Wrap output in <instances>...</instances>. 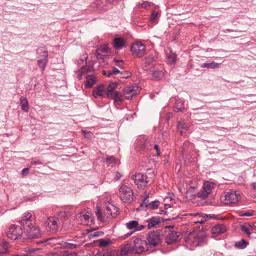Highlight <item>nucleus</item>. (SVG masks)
I'll return each instance as SVG.
<instances>
[{
	"label": "nucleus",
	"instance_id": "obj_1",
	"mask_svg": "<svg viewBox=\"0 0 256 256\" xmlns=\"http://www.w3.org/2000/svg\"><path fill=\"white\" fill-rule=\"evenodd\" d=\"M148 248L146 240L136 238L134 242V246L130 244H127L122 248L120 255L126 256L128 254H140L148 250Z\"/></svg>",
	"mask_w": 256,
	"mask_h": 256
},
{
	"label": "nucleus",
	"instance_id": "obj_2",
	"mask_svg": "<svg viewBox=\"0 0 256 256\" xmlns=\"http://www.w3.org/2000/svg\"><path fill=\"white\" fill-rule=\"evenodd\" d=\"M186 246L190 250H193L197 246H202L206 244V234L198 232L196 235L190 234L185 240Z\"/></svg>",
	"mask_w": 256,
	"mask_h": 256
},
{
	"label": "nucleus",
	"instance_id": "obj_3",
	"mask_svg": "<svg viewBox=\"0 0 256 256\" xmlns=\"http://www.w3.org/2000/svg\"><path fill=\"white\" fill-rule=\"evenodd\" d=\"M121 200L124 202L130 203L134 199V192L132 187L127 184H123L119 189Z\"/></svg>",
	"mask_w": 256,
	"mask_h": 256
},
{
	"label": "nucleus",
	"instance_id": "obj_4",
	"mask_svg": "<svg viewBox=\"0 0 256 256\" xmlns=\"http://www.w3.org/2000/svg\"><path fill=\"white\" fill-rule=\"evenodd\" d=\"M126 228L130 230V232L126 234L124 238H127L132 235L134 232L144 229L146 226L140 224L137 220H133L126 222L125 224Z\"/></svg>",
	"mask_w": 256,
	"mask_h": 256
},
{
	"label": "nucleus",
	"instance_id": "obj_5",
	"mask_svg": "<svg viewBox=\"0 0 256 256\" xmlns=\"http://www.w3.org/2000/svg\"><path fill=\"white\" fill-rule=\"evenodd\" d=\"M76 222L80 224L90 225L93 223L94 217L90 212H80L76 216Z\"/></svg>",
	"mask_w": 256,
	"mask_h": 256
},
{
	"label": "nucleus",
	"instance_id": "obj_6",
	"mask_svg": "<svg viewBox=\"0 0 256 256\" xmlns=\"http://www.w3.org/2000/svg\"><path fill=\"white\" fill-rule=\"evenodd\" d=\"M36 52L40 55L38 58H40L37 60L38 65L41 69V70L43 72L45 70L48 62V52L44 48H38Z\"/></svg>",
	"mask_w": 256,
	"mask_h": 256
},
{
	"label": "nucleus",
	"instance_id": "obj_7",
	"mask_svg": "<svg viewBox=\"0 0 256 256\" xmlns=\"http://www.w3.org/2000/svg\"><path fill=\"white\" fill-rule=\"evenodd\" d=\"M22 234V228L16 225L11 226L6 232L7 236L13 240L20 238Z\"/></svg>",
	"mask_w": 256,
	"mask_h": 256
},
{
	"label": "nucleus",
	"instance_id": "obj_8",
	"mask_svg": "<svg viewBox=\"0 0 256 256\" xmlns=\"http://www.w3.org/2000/svg\"><path fill=\"white\" fill-rule=\"evenodd\" d=\"M147 244L149 248L158 246L161 242L160 236L157 232H150L147 236Z\"/></svg>",
	"mask_w": 256,
	"mask_h": 256
},
{
	"label": "nucleus",
	"instance_id": "obj_9",
	"mask_svg": "<svg viewBox=\"0 0 256 256\" xmlns=\"http://www.w3.org/2000/svg\"><path fill=\"white\" fill-rule=\"evenodd\" d=\"M130 50L134 56L140 58L145 54L146 47L142 42H138L132 45Z\"/></svg>",
	"mask_w": 256,
	"mask_h": 256
},
{
	"label": "nucleus",
	"instance_id": "obj_10",
	"mask_svg": "<svg viewBox=\"0 0 256 256\" xmlns=\"http://www.w3.org/2000/svg\"><path fill=\"white\" fill-rule=\"evenodd\" d=\"M224 198L226 204H230L238 202L240 198V196L236 191L230 190L226 193Z\"/></svg>",
	"mask_w": 256,
	"mask_h": 256
},
{
	"label": "nucleus",
	"instance_id": "obj_11",
	"mask_svg": "<svg viewBox=\"0 0 256 256\" xmlns=\"http://www.w3.org/2000/svg\"><path fill=\"white\" fill-rule=\"evenodd\" d=\"M23 230L24 232H26L27 236L30 238H37L41 236L40 230L39 228L36 227L34 223Z\"/></svg>",
	"mask_w": 256,
	"mask_h": 256
},
{
	"label": "nucleus",
	"instance_id": "obj_12",
	"mask_svg": "<svg viewBox=\"0 0 256 256\" xmlns=\"http://www.w3.org/2000/svg\"><path fill=\"white\" fill-rule=\"evenodd\" d=\"M132 178L138 188L145 187L148 184L147 176L144 174H136L132 176Z\"/></svg>",
	"mask_w": 256,
	"mask_h": 256
},
{
	"label": "nucleus",
	"instance_id": "obj_13",
	"mask_svg": "<svg viewBox=\"0 0 256 256\" xmlns=\"http://www.w3.org/2000/svg\"><path fill=\"white\" fill-rule=\"evenodd\" d=\"M154 58L152 55L148 56L145 58L142 64V68L145 71H150L154 69Z\"/></svg>",
	"mask_w": 256,
	"mask_h": 256
},
{
	"label": "nucleus",
	"instance_id": "obj_14",
	"mask_svg": "<svg viewBox=\"0 0 256 256\" xmlns=\"http://www.w3.org/2000/svg\"><path fill=\"white\" fill-rule=\"evenodd\" d=\"M180 235L181 234L179 232L170 230L168 232L166 237V242L168 244H172L176 242L179 240Z\"/></svg>",
	"mask_w": 256,
	"mask_h": 256
},
{
	"label": "nucleus",
	"instance_id": "obj_15",
	"mask_svg": "<svg viewBox=\"0 0 256 256\" xmlns=\"http://www.w3.org/2000/svg\"><path fill=\"white\" fill-rule=\"evenodd\" d=\"M46 224L49 226L50 230L52 232H55L58 230V226L56 218L52 217L48 218L46 222Z\"/></svg>",
	"mask_w": 256,
	"mask_h": 256
},
{
	"label": "nucleus",
	"instance_id": "obj_16",
	"mask_svg": "<svg viewBox=\"0 0 256 256\" xmlns=\"http://www.w3.org/2000/svg\"><path fill=\"white\" fill-rule=\"evenodd\" d=\"M32 216V215L30 212H26L24 214L20 220V224L23 227V229L33 224L32 220L31 219Z\"/></svg>",
	"mask_w": 256,
	"mask_h": 256
},
{
	"label": "nucleus",
	"instance_id": "obj_17",
	"mask_svg": "<svg viewBox=\"0 0 256 256\" xmlns=\"http://www.w3.org/2000/svg\"><path fill=\"white\" fill-rule=\"evenodd\" d=\"M106 212H105V213L107 218H108L110 216L113 218L115 217L118 212V208L110 203L106 206Z\"/></svg>",
	"mask_w": 256,
	"mask_h": 256
},
{
	"label": "nucleus",
	"instance_id": "obj_18",
	"mask_svg": "<svg viewBox=\"0 0 256 256\" xmlns=\"http://www.w3.org/2000/svg\"><path fill=\"white\" fill-rule=\"evenodd\" d=\"M104 87L103 84H99L92 91V96L96 98H103L104 94Z\"/></svg>",
	"mask_w": 256,
	"mask_h": 256
},
{
	"label": "nucleus",
	"instance_id": "obj_19",
	"mask_svg": "<svg viewBox=\"0 0 256 256\" xmlns=\"http://www.w3.org/2000/svg\"><path fill=\"white\" fill-rule=\"evenodd\" d=\"M226 231L225 226L222 224L214 226L212 228V232L216 236L224 233Z\"/></svg>",
	"mask_w": 256,
	"mask_h": 256
},
{
	"label": "nucleus",
	"instance_id": "obj_20",
	"mask_svg": "<svg viewBox=\"0 0 256 256\" xmlns=\"http://www.w3.org/2000/svg\"><path fill=\"white\" fill-rule=\"evenodd\" d=\"M118 86V82H111L109 84L108 86L106 89V93L107 97H112V94L115 92H117L115 90L117 88Z\"/></svg>",
	"mask_w": 256,
	"mask_h": 256
},
{
	"label": "nucleus",
	"instance_id": "obj_21",
	"mask_svg": "<svg viewBox=\"0 0 256 256\" xmlns=\"http://www.w3.org/2000/svg\"><path fill=\"white\" fill-rule=\"evenodd\" d=\"M146 222H148L146 226L148 228L150 229L154 228L156 225L160 224V221L159 217H152L148 219Z\"/></svg>",
	"mask_w": 256,
	"mask_h": 256
},
{
	"label": "nucleus",
	"instance_id": "obj_22",
	"mask_svg": "<svg viewBox=\"0 0 256 256\" xmlns=\"http://www.w3.org/2000/svg\"><path fill=\"white\" fill-rule=\"evenodd\" d=\"M138 91V86H131L124 89V94H131L132 96H134L137 94Z\"/></svg>",
	"mask_w": 256,
	"mask_h": 256
},
{
	"label": "nucleus",
	"instance_id": "obj_23",
	"mask_svg": "<svg viewBox=\"0 0 256 256\" xmlns=\"http://www.w3.org/2000/svg\"><path fill=\"white\" fill-rule=\"evenodd\" d=\"M114 47L116 50H120L124 46V40L122 38H116L113 40Z\"/></svg>",
	"mask_w": 256,
	"mask_h": 256
},
{
	"label": "nucleus",
	"instance_id": "obj_24",
	"mask_svg": "<svg viewBox=\"0 0 256 256\" xmlns=\"http://www.w3.org/2000/svg\"><path fill=\"white\" fill-rule=\"evenodd\" d=\"M167 58V62L170 64H174L176 62V55L175 53L170 50L166 53Z\"/></svg>",
	"mask_w": 256,
	"mask_h": 256
},
{
	"label": "nucleus",
	"instance_id": "obj_25",
	"mask_svg": "<svg viewBox=\"0 0 256 256\" xmlns=\"http://www.w3.org/2000/svg\"><path fill=\"white\" fill-rule=\"evenodd\" d=\"M96 82V77L93 75H88L86 76V82L84 86L86 88H90Z\"/></svg>",
	"mask_w": 256,
	"mask_h": 256
},
{
	"label": "nucleus",
	"instance_id": "obj_26",
	"mask_svg": "<svg viewBox=\"0 0 256 256\" xmlns=\"http://www.w3.org/2000/svg\"><path fill=\"white\" fill-rule=\"evenodd\" d=\"M110 52V50L108 46L106 44L100 46L96 50V53L98 56H100V58H102V53H108Z\"/></svg>",
	"mask_w": 256,
	"mask_h": 256
},
{
	"label": "nucleus",
	"instance_id": "obj_27",
	"mask_svg": "<svg viewBox=\"0 0 256 256\" xmlns=\"http://www.w3.org/2000/svg\"><path fill=\"white\" fill-rule=\"evenodd\" d=\"M20 101L22 110L26 112H28L29 106L27 99L25 97L22 96L20 99Z\"/></svg>",
	"mask_w": 256,
	"mask_h": 256
},
{
	"label": "nucleus",
	"instance_id": "obj_28",
	"mask_svg": "<svg viewBox=\"0 0 256 256\" xmlns=\"http://www.w3.org/2000/svg\"><path fill=\"white\" fill-rule=\"evenodd\" d=\"M122 95L118 92H115L112 94V97H108V98L113 99L115 102L119 104L122 102Z\"/></svg>",
	"mask_w": 256,
	"mask_h": 256
},
{
	"label": "nucleus",
	"instance_id": "obj_29",
	"mask_svg": "<svg viewBox=\"0 0 256 256\" xmlns=\"http://www.w3.org/2000/svg\"><path fill=\"white\" fill-rule=\"evenodd\" d=\"M220 65V64L218 63H216L214 62H212L210 63L202 64H201L200 66L202 68H206L208 69H210V68L214 69V68H218Z\"/></svg>",
	"mask_w": 256,
	"mask_h": 256
},
{
	"label": "nucleus",
	"instance_id": "obj_30",
	"mask_svg": "<svg viewBox=\"0 0 256 256\" xmlns=\"http://www.w3.org/2000/svg\"><path fill=\"white\" fill-rule=\"evenodd\" d=\"M184 109V102L182 100L179 99L176 100L174 106V110L176 112H178Z\"/></svg>",
	"mask_w": 256,
	"mask_h": 256
},
{
	"label": "nucleus",
	"instance_id": "obj_31",
	"mask_svg": "<svg viewBox=\"0 0 256 256\" xmlns=\"http://www.w3.org/2000/svg\"><path fill=\"white\" fill-rule=\"evenodd\" d=\"M214 183L208 181L204 183L203 188L205 190L210 194L211 193L212 190L214 188Z\"/></svg>",
	"mask_w": 256,
	"mask_h": 256
},
{
	"label": "nucleus",
	"instance_id": "obj_32",
	"mask_svg": "<svg viewBox=\"0 0 256 256\" xmlns=\"http://www.w3.org/2000/svg\"><path fill=\"white\" fill-rule=\"evenodd\" d=\"M248 244V242L244 240H242L240 241L236 242L235 243V246L240 249H244L246 248Z\"/></svg>",
	"mask_w": 256,
	"mask_h": 256
},
{
	"label": "nucleus",
	"instance_id": "obj_33",
	"mask_svg": "<svg viewBox=\"0 0 256 256\" xmlns=\"http://www.w3.org/2000/svg\"><path fill=\"white\" fill-rule=\"evenodd\" d=\"M150 72H152V77L156 79H159L162 76V72L160 70H154V69H153L152 70H150Z\"/></svg>",
	"mask_w": 256,
	"mask_h": 256
},
{
	"label": "nucleus",
	"instance_id": "obj_34",
	"mask_svg": "<svg viewBox=\"0 0 256 256\" xmlns=\"http://www.w3.org/2000/svg\"><path fill=\"white\" fill-rule=\"evenodd\" d=\"M160 204V202L158 200H154L150 202L148 204V208L154 210L158 208Z\"/></svg>",
	"mask_w": 256,
	"mask_h": 256
},
{
	"label": "nucleus",
	"instance_id": "obj_35",
	"mask_svg": "<svg viewBox=\"0 0 256 256\" xmlns=\"http://www.w3.org/2000/svg\"><path fill=\"white\" fill-rule=\"evenodd\" d=\"M62 246L66 248H68L70 249H74L78 247V246L74 244H72L70 242H64L62 244Z\"/></svg>",
	"mask_w": 256,
	"mask_h": 256
},
{
	"label": "nucleus",
	"instance_id": "obj_36",
	"mask_svg": "<svg viewBox=\"0 0 256 256\" xmlns=\"http://www.w3.org/2000/svg\"><path fill=\"white\" fill-rule=\"evenodd\" d=\"M209 194L206 192L204 189L202 188V190L198 194V197L202 199H206L208 198Z\"/></svg>",
	"mask_w": 256,
	"mask_h": 256
},
{
	"label": "nucleus",
	"instance_id": "obj_37",
	"mask_svg": "<svg viewBox=\"0 0 256 256\" xmlns=\"http://www.w3.org/2000/svg\"><path fill=\"white\" fill-rule=\"evenodd\" d=\"M96 215L100 221H104V217L102 216L100 208L98 206H96Z\"/></svg>",
	"mask_w": 256,
	"mask_h": 256
},
{
	"label": "nucleus",
	"instance_id": "obj_38",
	"mask_svg": "<svg viewBox=\"0 0 256 256\" xmlns=\"http://www.w3.org/2000/svg\"><path fill=\"white\" fill-rule=\"evenodd\" d=\"M150 203L148 200L146 199V198H144L142 202L140 204V210L148 208V204H149Z\"/></svg>",
	"mask_w": 256,
	"mask_h": 256
},
{
	"label": "nucleus",
	"instance_id": "obj_39",
	"mask_svg": "<svg viewBox=\"0 0 256 256\" xmlns=\"http://www.w3.org/2000/svg\"><path fill=\"white\" fill-rule=\"evenodd\" d=\"M2 250L4 251V254H6L8 252V248L9 244L6 240H3L2 241Z\"/></svg>",
	"mask_w": 256,
	"mask_h": 256
},
{
	"label": "nucleus",
	"instance_id": "obj_40",
	"mask_svg": "<svg viewBox=\"0 0 256 256\" xmlns=\"http://www.w3.org/2000/svg\"><path fill=\"white\" fill-rule=\"evenodd\" d=\"M105 160L108 164H113L116 162L115 158L113 156H106Z\"/></svg>",
	"mask_w": 256,
	"mask_h": 256
},
{
	"label": "nucleus",
	"instance_id": "obj_41",
	"mask_svg": "<svg viewBox=\"0 0 256 256\" xmlns=\"http://www.w3.org/2000/svg\"><path fill=\"white\" fill-rule=\"evenodd\" d=\"M110 244V242L106 240H100V241L99 245L101 247H106Z\"/></svg>",
	"mask_w": 256,
	"mask_h": 256
},
{
	"label": "nucleus",
	"instance_id": "obj_42",
	"mask_svg": "<svg viewBox=\"0 0 256 256\" xmlns=\"http://www.w3.org/2000/svg\"><path fill=\"white\" fill-rule=\"evenodd\" d=\"M187 125L183 121H180L178 124V130H186Z\"/></svg>",
	"mask_w": 256,
	"mask_h": 256
},
{
	"label": "nucleus",
	"instance_id": "obj_43",
	"mask_svg": "<svg viewBox=\"0 0 256 256\" xmlns=\"http://www.w3.org/2000/svg\"><path fill=\"white\" fill-rule=\"evenodd\" d=\"M241 230L243 232L246 233L248 236H250L251 233L250 232L249 228L246 226L242 225L241 226Z\"/></svg>",
	"mask_w": 256,
	"mask_h": 256
},
{
	"label": "nucleus",
	"instance_id": "obj_44",
	"mask_svg": "<svg viewBox=\"0 0 256 256\" xmlns=\"http://www.w3.org/2000/svg\"><path fill=\"white\" fill-rule=\"evenodd\" d=\"M157 16H158L157 12H156L155 11L153 12L152 13V14L150 17V20L152 22H154L156 20Z\"/></svg>",
	"mask_w": 256,
	"mask_h": 256
},
{
	"label": "nucleus",
	"instance_id": "obj_45",
	"mask_svg": "<svg viewBox=\"0 0 256 256\" xmlns=\"http://www.w3.org/2000/svg\"><path fill=\"white\" fill-rule=\"evenodd\" d=\"M30 172V170L28 168H24L22 171V176H27Z\"/></svg>",
	"mask_w": 256,
	"mask_h": 256
},
{
	"label": "nucleus",
	"instance_id": "obj_46",
	"mask_svg": "<svg viewBox=\"0 0 256 256\" xmlns=\"http://www.w3.org/2000/svg\"><path fill=\"white\" fill-rule=\"evenodd\" d=\"M148 143L147 140L145 139L144 142L141 144L142 148H148Z\"/></svg>",
	"mask_w": 256,
	"mask_h": 256
},
{
	"label": "nucleus",
	"instance_id": "obj_47",
	"mask_svg": "<svg viewBox=\"0 0 256 256\" xmlns=\"http://www.w3.org/2000/svg\"><path fill=\"white\" fill-rule=\"evenodd\" d=\"M104 234V232H94V233L92 234H91V236H92V237H98L100 236H102Z\"/></svg>",
	"mask_w": 256,
	"mask_h": 256
},
{
	"label": "nucleus",
	"instance_id": "obj_48",
	"mask_svg": "<svg viewBox=\"0 0 256 256\" xmlns=\"http://www.w3.org/2000/svg\"><path fill=\"white\" fill-rule=\"evenodd\" d=\"M115 176L114 180H119L122 176V174L118 172H115Z\"/></svg>",
	"mask_w": 256,
	"mask_h": 256
},
{
	"label": "nucleus",
	"instance_id": "obj_49",
	"mask_svg": "<svg viewBox=\"0 0 256 256\" xmlns=\"http://www.w3.org/2000/svg\"><path fill=\"white\" fill-rule=\"evenodd\" d=\"M150 6V2H143L141 4V7L145 8H147Z\"/></svg>",
	"mask_w": 256,
	"mask_h": 256
},
{
	"label": "nucleus",
	"instance_id": "obj_50",
	"mask_svg": "<svg viewBox=\"0 0 256 256\" xmlns=\"http://www.w3.org/2000/svg\"><path fill=\"white\" fill-rule=\"evenodd\" d=\"M253 212H248L242 213L240 216H252L253 215Z\"/></svg>",
	"mask_w": 256,
	"mask_h": 256
},
{
	"label": "nucleus",
	"instance_id": "obj_51",
	"mask_svg": "<svg viewBox=\"0 0 256 256\" xmlns=\"http://www.w3.org/2000/svg\"><path fill=\"white\" fill-rule=\"evenodd\" d=\"M30 163H31L32 165H40V164H42V162L39 160H32Z\"/></svg>",
	"mask_w": 256,
	"mask_h": 256
},
{
	"label": "nucleus",
	"instance_id": "obj_52",
	"mask_svg": "<svg viewBox=\"0 0 256 256\" xmlns=\"http://www.w3.org/2000/svg\"><path fill=\"white\" fill-rule=\"evenodd\" d=\"M103 74L104 75H106L108 76H110L113 74L112 70H108V71H103Z\"/></svg>",
	"mask_w": 256,
	"mask_h": 256
},
{
	"label": "nucleus",
	"instance_id": "obj_53",
	"mask_svg": "<svg viewBox=\"0 0 256 256\" xmlns=\"http://www.w3.org/2000/svg\"><path fill=\"white\" fill-rule=\"evenodd\" d=\"M190 144L189 142L188 141H186L185 142H184V144H183V146H182V150H184L186 148H188L189 145H190Z\"/></svg>",
	"mask_w": 256,
	"mask_h": 256
},
{
	"label": "nucleus",
	"instance_id": "obj_54",
	"mask_svg": "<svg viewBox=\"0 0 256 256\" xmlns=\"http://www.w3.org/2000/svg\"><path fill=\"white\" fill-rule=\"evenodd\" d=\"M112 70L113 74H116L120 72V71L115 67H113Z\"/></svg>",
	"mask_w": 256,
	"mask_h": 256
},
{
	"label": "nucleus",
	"instance_id": "obj_55",
	"mask_svg": "<svg viewBox=\"0 0 256 256\" xmlns=\"http://www.w3.org/2000/svg\"><path fill=\"white\" fill-rule=\"evenodd\" d=\"M154 148L156 151V156H160V150H159V147H158V145L155 144L154 146Z\"/></svg>",
	"mask_w": 256,
	"mask_h": 256
},
{
	"label": "nucleus",
	"instance_id": "obj_56",
	"mask_svg": "<svg viewBox=\"0 0 256 256\" xmlns=\"http://www.w3.org/2000/svg\"><path fill=\"white\" fill-rule=\"evenodd\" d=\"M124 95L125 98H126V99H128V100H132V97H133V96H132L131 95V94H124Z\"/></svg>",
	"mask_w": 256,
	"mask_h": 256
},
{
	"label": "nucleus",
	"instance_id": "obj_57",
	"mask_svg": "<svg viewBox=\"0 0 256 256\" xmlns=\"http://www.w3.org/2000/svg\"><path fill=\"white\" fill-rule=\"evenodd\" d=\"M130 73L128 72H126V74H124L122 76L123 78H128L130 76Z\"/></svg>",
	"mask_w": 256,
	"mask_h": 256
},
{
	"label": "nucleus",
	"instance_id": "obj_58",
	"mask_svg": "<svg viewBox=\"0 0 256 256\" xmlns=\"http://www.w3.org/2000/svg\"><path fill=\"white\" fill-rule=\"evenodd\" d=\"M251 185H252V188L254 190H256V182H252L251 184Z\"/></svg>",
	"mask_w": 256,
	"mask_h": 256
},
{
	"label": "nucleus",
	"instance_id": "obj_59",
	"mask_svg": "<svg viewBox=\"0 0 256 256\" xmlns=\"http://www.w3.org/2000/svg\"><path fill=\"white\" fill-rule=\"evenodd\" d=\"M180 132L181 135L184 136L186 134V130H179Z\"/></svg>",
	"mask_w": 256,
	"mask_h": 256
},
{
	"label": "nucleus",
	"instance_id": "obj_60",
	"mask_svg": "<svg viewBox=\"0 0 256 256\" xmlns=\"http://www.w3.org/2000/svg\"><path fill=\"white\" fill-rule=\"evenodd\" d=\"M114 62H124L123 60H117L116 59L114 58Z\"/></svg>",
	"mask_w": 256,
	"mask_h": 256
},
{
	"label": "nucleus",
	"instance_id": "obj_61",
	"mask_svg": "<svg viewBox=\"0 0 256 256\" xmlns=\"http://www.w3.org/2000/svg\"><path fill=\"white\" fill-rule=\"evenodd\" d=\"M170 207V204H164V208L166 210L168 209V208H169Z\"/></svg>",
	"mask_w": 256,
	"mask_h": 256
},
{
	"label": "nucleus",
	"instance_id": "obj_62",
	"mask_svg": "<svg viewBox=\"0 0 256 256\" xmlns=\"http://www.w3.org/2000/svg\"><path fill=\"white\" fill-rule=\"evenodd\" d=\"M166 212H167L166 211L162 210H161L159 213L160 214H166Z\"/></svg>",
	"mask_w": 256,
	"mask_h": 256
},
{
	"label": "nucleus",
	"instance_id": "obj_63",
	"mask_svg": "<svg viewBox=\"0 0 256 256\" xmlns=\"http://www.w3.org/2000/svg\"><path fill=\"white\" fill-rule=\"evenodd\" d=\"M4 254V251L2 250V248L0 247V255Z\"/></svg>",
	"mask_w": 256,
	"mask_h": 256
},
{
	"label": "nucleus",
	"instance_id": "obj_64",
	"mask_svg": "<svg viewBox=\"0 0 256 256\" xmlns=\"http://www.w3.org/2000/svg\"><path fill=\"white\" fill-rule=\"evenodd\" d=\"M66 213L65 212H61V216H66Z\"/></svg>",
	"mask_w": 256,
	"mask_h": 256
}]
</instances>
